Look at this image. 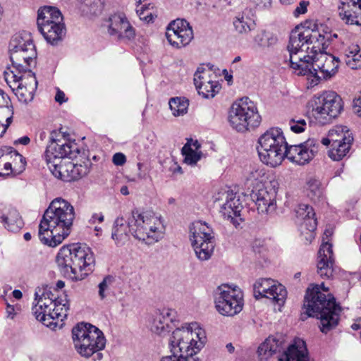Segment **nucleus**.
I'll return each mask as SVG.
<instances>
[{
    "label": "nucleus",
    "mask_w": 361,
    "mask_h": 361,
    "mask_svg": "<svg viewBox=\"0 0 361 361\" xmlns=\"http://www.w3.org/2000/svg\"><path fill=\"white\" fill-rule=\"evenodd\" d=\"M14 153L16 154V157L19 159L20 162V169H19V171H18V173H20V172L23 171V170H25V165H26V161H25V159L21 154H20L17 151L15 150Z\"/></svg>",
    "instance_id": "nucleus-59"
},
{
    "label": "nucleus",
    "mask_w": 361,
    "mask_h": 361,
    "mask_svg": "<svg viewBox=\"0 0 361 361\" xmlns=\"http://www.w3.org/2000/svg\"><path fill=\"white\" fill-rule=\"evenodd\" d=\"M243 209L242 204L239 198L236 197L233 193H228L226 195V202L221 207V213L227 219L236 227L239 225L240 212Z\"/></svg>",
    "instance_id": "nucleus-28"
},
{
    "label": "nucleus",
    "mask_w": 361,
    "mask_h": 361,
    "mask_svg": "<svg viewBox=\"0 0 361 361\" xmlns=\"http://www.w3.org/2000/svg\"><path fill=\"white\" fill-rule=\"evenodd\" d=\"M278 41L276 35L266 31H262L254 37L255 44L261 49L273 48L277 44Z\"/></svg>",
    "instance_id": "nucleus-37"
},
{
    "label": "nucleus",
    "mask_w": 361,
    "mask_h": 361,
    "mask_svg": "<svg viewBox=\"0 0 361 361\" xmlns=\"http://www.w3.org/2000/svg\"><path fill=\"white\" fill-rule=\"evenodd\" d=\"M308 104L312 116L322 125L331 122L343 111L342 98L334 91H324L317 94Z\"/></svg>",
    "instance_id": "nucleus-8"
},
{
    "label": "nucleus",
    "mask_w": 361,
    "mask_h": 361,
    "mask_svg": "<svg viewBox=\"0 0 361 361\" xmlns=\"http://www.w3.org/2000/svg\"><path fill=\"white\" fill-rule=\"evenodd\" d=\"M56 262L60 272L73 281H82L94 270L95 259L92 250L80 243L63 245Z\"/></svg>",
    "instance_id": "nucleus-4"
},
{
    "label": "nucleus",
    "mask_w": 361,
    "mask_h": 361,
    "mask_svg": "<svg viewBox=\"0 0 361 361\" xmlns=\"http://www.w3.org/2000/svg\"><path fill=\"white\" fill-rule=\"evenodd\" d=\"M51 294V292H44L42 293V296L38 299L37 308L39 310H42L43 308H47L49 306H53L54 302H58L57 298H47L46 295Z\"/></svg>",
    "instance_id": "nucleus-48"
},
{
    "label": "nucleus",
    "mask_w": 361,
    "mask_h": 361,
    "mask_svg": "<svg viewBox=\"0 0 361 361\" xmlns=\"http://www.w3.org/2000/svg\"><path fill=\"white\" fill-rule=\"evenodd\" d=\"M304 307L305 317L302 314V319L309 317H317L320 320L319 328L322 333L327 334L338 326L341 307L336 302L333 295L322 293L319 285L307 288Z\"/></svg>",
    "instance_id": "nucleus-3"
},
{
    "label": "nucleus",
    "mask_w": 361,
    "mask_h": 361,
    "mask_svg": "<svg viewBox=\"0 0 361 361\" xmlns=\"http://www.w3.org/2000/svg\"><path fill=\"white\" fill-rule=\"evenodd\" d=\"M72 337L78 353L82 357H90L95 354L94 360H102L100 352L106 345L103 332L95 326L81 322L72 329Z\"/></svg>",
    "instance_id": "nucleus-5"
},
{
    "label": "nucleus",
    "mask_w": 361,
    "mask_h": 361,
    "mask_svg": "<svg viewBox=\"0 0 361 361\" xmlns=\"http://www.w3.org/2000/svg\"><path fill=\"white\" fill-rule=\"evenodd\" d=\"M10 59L13 64L25 63L31 66L35 63L37 51L30 34L15 35L9 43Z\"/></svg>",
    "instance_id": "nucleus-16"
},
{
    "label": "nucleus",
    "mask_w": 361,
    "mask_h": 361,
    "mask_svg": "<svg viewBox=\"0 0 361 361\" xmlns=\"http://www.w3.org/2000/svg\"><path fill=\"white\" fill-rule=\"evenodd\" d=\"M190 240L197 257L201 261L211 258L214 250V232L205 222H193L190 226Z\"/></svg>",
    "instance_id": "nucleus-14"
},
{
    "label": "nucleus",
    "mask_w": 361,
    "mask_h": 361,
    "mask_svg": "<svg viewBox=\"0 0 361 361\" xmlns=\"http://www.w3.org/2000/svg\"><path fill=\"white\" fill-rule=\"evenodd\" d=\"M309 4L310 3L307 1H301L293 11L294 16L298 17L301 14H305L307 11Z\"/></svg>",
    "instance_id": "nucleus-53"
},
{
    "label": "nucleus",
    "mask_w": 361,
    "mask_h": 361,
    "mask_svg": "<svg viewBox=\"0 0 361 361\" xmlns=\"http://www.w3.org/2000/svg\"><path fill=\"white\" fill-rule=\"evenodd\" d=\"M68 310L69 305L66 300H65V302L63 304V307L61 308V312H57V303L54 302L52 311L50 314V316H51V319L50 320L51 323V328H55L57 326V321L59 319V317L66 318L67 317V312Z\"/></svg>",
    "instance_id": "nucleus-47"
},
{
    "label": "nucleus",
    "mask_w": 361,
    "mask_h": 361,
    "mask_svg": "<svg viewBox=\"0 0 361 361\" xmlns=\"http://www.w3.org/2000/svg\"><path fill=\"white\" fill-rule=\"evenodd\" d=\"M235 30L240 34L247 33L254 28V20L244 13L237 16L233 21Z\"/></svg>",
    "instance_id": "nucleus-40"
},
{
    "label": "nucleus",
    "mask_w": 361,
    "mask_h": 361,
    "mask_svg": "<svg viewBox=\"0 0 361 361\" xmlns=\"http://www.w3.org/2000/svg\"><path fill=\"white\" fill-rule=\"evenodd\" d=\"M112 162L116 166H123L126 162V157L125 154L121 152L115 153L112 157Z\"/></svg>",
    "instance_id": "nucleus-54"
},
{
    "label": "nucleus",
    "mask_w": 361,
    "mask_h": 361,
    "mask_svg": "<svg viewBox=\"0 0 361 361\" xmlns=\"http://www.w3.org/2000/svg\"><path fill=\"white\" fill-rule=\"evenodd\" d=\"M319 142L314 139H308L298 145H288L284 151V158L298 165H304L313 159L317 152Z\"/></svg>",
    "instance_id": "nucleus-21"
},
{
    "label": "nucleus",
    "mask_w": 361,
    "mask_h": 361,
    "mask_svg": "<svg viewBox=\"0 0 361 361\" xmlns=\"http://www.w3.org/2000/svg\"><path fill=\"white\" fill-rule=\"evenodd\" d=\"M253 289L255 298H269L279 306L283 305L287 298L285 286L271 279L257 280L254 284Z\"/></svg>",
    "instance_id": "nucleus-18"
},
{
    "label": "nucleus",
    "mask_w": 361,
    "mask_h": 361,
    "mask_svg": "<svg viewBox=\"0 0 361 361\" xmlns=\"http://www.w3.org/2000/svg\"><path fill=\"white\" fill-rule=\"evenodd\" d=\"M361 3V0H341L339 6H344V4L350 6L349 9L355 11L358 9V5Z\"/></svg>",
    "instance_id": "nucleus-55"
},
{
    "label": "nucleus",
    "mask_w": 361,
    "mask_h": 361,
    "mask_svg": "<svg viewBox=\"0 0 361 361\" xmlns=\"http://www.w3.org/2000/svg\"><path fill=\"white\" fill-rule=\"evenodd\" d=\"M129 226L130 234L147 244L157 242L161 237V219L152 212L133 209L129 217Z\"/></svg>",
    "instance_id": "nucleus-6"
},
{
    "label": "nucleus",
    "mask_w": 361,
    "mask_h": 361,
    "mask_svg": "<svg viewBox=\"0 0 361 361\" xmlns=\"http://www.w3.org/2000/svg\"><path fill=\"white\" fill-rule=\"evenodd\" d=\"M47 137V133L44 130L39 131L37 135V140L43 142Z\"/></svg>",
    "instance_id": "nucleus-64"
},
{
    "label": "nucleus",
    "mask_w": 361,
    "mask_h": 361,
    "mask_svg": "<svg viewBox=\"0 0 361 361\" xmlns=\"http://www.w3.org/2000/svg\"><path fill=\"white\" fill-rule=\"evenodd\" d=\"M339 63L338 58L327 52H322L311 61L304 60L292 68L298 71V75L313 77L312 82L317 84L322 79L329 80L334 76L338 72Z\"/></svg>",
    "instance_id": "nucleus-9"
},
{
    "label": "nucleus",
    "mask_w": 361,
    "mask_h": 361,
    "mask_svg": "<svg viewBox=\"0 0 361 361\" xmlns=\"http://www.w3.org/2000/svg\"><path fill=\"white\" fill-rule=\"evenodd\" d=\"M329 132L332 144L341 142L343 141L344 137L353 136L347 127L337 126L335 128L330 130Z\"/></svg>",
    "instance_id": "nucleus-45"
},
{
    "label": "nucleus",
    "mask_w": 361,
    "mask_h": 361,
    "mask_svg": "<svg viewBox=\"0 0 361 361\" xmlns=\"http://www.w3.org/2000/svg\"><path fill=\"white\" fill-rule=\"evenodd\" d=\"M166 37L171 45L180 48L188 45L193 39V31L185 19H176L167 27Z\"/></svg>",
    "instance_id": "nucleus-20"
},
{
    "label": "nucleus",
    "mask_w": 361,
    "mask_h": 361,
    "mask_svg": "<svg viewBox=\"0 0 361 361\" xmlns=\"http://www.w3.org/2000/svg\"><path fill=\"white\" fill-rule=\"evenodd\" d=\"M137 13L140 17V19L147 23L152 21L154 18L152 12H149L147 8L142 7L140 10L137 11Z\"/></svg>",
    "instance_id": "nucleus-52"
},
{
    "label": "nucleus",
    "mask_w": 361,
    "mask_h": 361,
    "mask_svg": "<svg viewBox=\"0 0 361 361\" xmlns=\"http://www.w3.org/2000/svg\"><path fill=\"white\" fill-rule=\"evenodd\" d=\"M170 338L173 343L180 347V350L185 351L190 356H195L207 343L206 332L197 322L177 327Z\"/></svg>",
    "instance_id": "nucleus-10"
},
{
    "label": "nucleus",
    "mask_w": 361,
    "mask_h": 361,
    "mask_svg": "<svg viewBox=\"0 0 361 361\" xmlns=\"http://www.w3.org/2000/svg\"><path fill=\"white\" fill-rule=\"evenodd\" d=\"M203 68H198L194 75V84L199 94L204 98H213L221 89L216 81L207 80Z\"/></svg>",
    "instance_id": "nucleus-26"
},
{
    "label": "nucleus",
    "mask_w": 361,
    "mask_h": 361,
    "mask_svg": "<svg viewBox=\"0 0 361 361\" xmlns=\"http://www.w3.org/2000/svg\"><path fill=\"white\" fill-rule=\"evenodd\" d=\"M353 109L357 115L361 117V92L353 100Z\"/></svg>",
    "instance_id": "nucleus-56"
},
{
    "label": "nucleus",
    "mask_w": 361,
    "mask_h": 361,
    "mask_svg": "<svg viewBox=\"0 0 361 361\" xmlns=\"http://www.w3.org/2000/svg\"><path fill=\"white\" fill-rule=\"evenodd\" d=\"M169 347L171 355L164 356L160 361H200L196 356H190L183 350H180V347L172 343L169 339Z\"/></svg>",
    "instance_id": "nucleus-36"
},
{
    "label": "nucleus",
    "mask_w": 361,
    "mask_h": 361,
    "mask_svg": "<svg viewBox=\"0 0 361 361\" xmlns=\"http://www.w3.org/2000/svg\"><path fill=\"white\" fill-rule=\"evenodd\" d=\"M345 63L351 69L361 68V48L357 44H351L345 51Z\"/></svg>",
    "instance_id": "nucleus-38"
},
{
    "label": "nucleus",
    "mask_w": 361,
    "mask_h": 361,
    "mask_svg": "<svg viewBox=\"0 0 361 361\" xmlns=\"http://www.w3.org/2000/svg\"><path fill=\"white\" fill-rule=\"evenodd\" d=\"M297 222L300 225V233L305 230L315 231L317 221L313 208L305 204H300L295 211Z\"/></svg>",
    "instance_id": "nucleus-29"
},
{
    "label": "nucleus",
    "mask_w": 361,
    "mask_h": 361,
    "mask_svg": "<svg viewBox=\"0 0 361 361\" xmlns=\"http://www.w3.org/2000/svg\"><path fill=\"white\" fill-rule=\"evenodd\" d=\"M331 33L324 35L317 30L296 27L290 32L287 51L290 68L302 63L304 60L311 61L319 54L326 52L331 42Z\"/></svg>",
    "instance_id": "nucleus-2"
},
{
    "label": "nucleus",
    "mask_w": 361,
    "mask_h": 361,
    "mask_svg": "<svg viewBox=\"0 0 361 361\" xmlns=\"http://www.w3.org/2000/svg\"><path fill=\"white\" fill-rule=\"evenodd\" d=\"M96 220H97L99 223L103 222L104 221V215L102 213H94L92 214L90 222L94 224Z\"/></svg>",
    "instance_id": "nucleus-62"
},
{
    "label": "nucleus",
    "mask_w": 361,
    "mask_h": 361,
    "mask_svg": "<svg viewBox=\"0 0 361 361\" xmlns=\"http://www.w3.org/2000/svg\"><path fill=\"white\" fill-rule=\"evenodd\" d=\"M108 32L120 42L128 43L135 37V30L124 14H114L109 18Z\"/></svg>",
    "instance_id": "nucleus-22"
},
{
    "label": "nucleus",
    "mask_w": 361,
    "mask_h": 361,
    "mask_svg": "<svg viewBox=\"0 0 361 361\" xmlns=\"http://www.w3.org/2000/svg\"><path fill=\"white\" fill-rule=\"evenodd\" d=\"M13 108L11 104H8V102H6V104L5 106L0 107V121L5 118L6 123L1 125L3 126V130L0 133V137H1L8 127L11 125L13 121Z\"/></svg>",
    "instance_id": "nucleus-43"
},
{
    "label": "nucleus",
    "mask_w": 361,
    "mask_h": 361,
    "mask_svg": "<svg viewBox=\"0 0 361 361\" xmlns=\"http://www.w3.org/2000/svg\"><path fill=\"white\" fill-rule=\"evenodd\" d=\"M47 42L51 45H57L62 42L66 33V28L63 21L47 24L38 27Z\"/></svg>",
    "instance_id": "nucleus-30"
},
{
    "label": "nucleus",
    "mask_w": 361,
    "mask_h": 361,
    "mask_svg": "<svg viewBox=\"0 0 361 361\" xmlns=\"http://www.w3.org/2000/svg\"><path fill=\"white\" fill-rule=\"evenodd\" d=\"M52 309L53 306H49V307L46 309L43 308L42 310H39L37 306H35L32 310L37 320L42 322L43 324L47 327H51V323L50 322L51 319V316H50V314L52 311Z\"/></svg>",
    "instance_id": "nucleus-46"
},
{
    "label": "nucleus",
    "mask_w": 361,
    "mask_h": 361,
    "mask_svg": "<svg viewBox=\"0 0 361 361\" xmlns=\"http://www.w3.org/2000/svg\"><path fill=\"white\" fill-rule=\"evenodd\" d=\"M307 196L314 202L319 201L323 195L320 182L316 179H311L307 182Z\"/></svg>",
    "instance_id": "nucleus-44"
},
{
    "label": "nucleus",
    "mask_w": 361,
    "mask_h": 361,
    "mask_svg": "<svg viewBox=\"0 0 361 361\" xmlns=\"http://www.w3.org/2000/svg\"><path fill=\"white\" fill-rule=\"evenodd\" d=\"M190 141V143L192 144V148H193L194 150L198 151L200 148V144L198 142L197 140H193L192 138L188 139L187 142L188 143Z\"/></svg>",
    "instance_id": "nucleus-63"
},
{
    "label": "nucleus",
    "mask_w": 361,
    "mask_h": 361,
    "mask_svg": "<svg viewBox=\"0 0 361 361\" xmlns=\"http://www.w3.org/2000/svg\"><path fill=\"white\" fill-rule=\"evenodd\" d=\"M61 21H63V16L57 7L44 6L39 8L37 18V27Z\"/></svg>",
    "instance_id": "nucleus-31"
},
{
    "label": "nucleus",
    "mask_w": 361,
    "mask_h": 361,
    "mask_svg": "<svg viewBox=\"0 0 361 361\" xmlns=\"http://www.w3.org/2000/svg\"><path fill=\"white\" fill-rule=\"evenodd\" d=\"M250 197L259 214H271L276 209V192L274 189L262 188L252 190Z\"/></svg>",
    "instance_id": "nucleus-24"
},
{
    "label": "nucleus",
    "mask_w": 361,
    "mask_h": 361,
    "mask_svg": "<svg viewBox=\"0 0 361 361\" xmlns=\"http://www.w3.org/2000/svg\"><path fill=\"white\" fill-rule=\"evenodd\" d=\"M181 151L184 157V162L188 165H195L202 155L201 152L194 150L192 148V144L190 142L184 145Z\"/></svg>",
    "instance_id": "nucleus-42"
},
{
    "label": "nucleus",
    "mask_w": 361,
    "mask_h": 361,
    "mask_svg": "<svg viewBox=\"0 0 361 361\" xmlns=\"http://www.w3.org/2000/svg\"><path fill=\"white\" fill-rule=\"evenodd\" d=\"M259 8H267L271 6V0H253Z\"/></svg>",
    "instance_id": "nucleus-57"
},
{
    "label": "nucleus",
    "mask_w": 361,
    "mask_h": 361,
    "mask_svg": "<svg viewBox=\"0 0 361 361\" xmlns=\"http://www.w3.org/2000/svg\"><path fill=\"white\" fill-rule=\"evenodd\" d=\"M317 274L322 278H330L333 274V250L332 245L328 242L323 243L318 252Z\"/></svg>",
    "instance_id": "nucleus-25"
},
{
    "label": "nucleus",
    "mask_w": 361,
    "mask_h": 361,
    "mask_svg": "<svg viewBox=\"0 0 361 361\" xmlns=\"http://www.w3.org/2000/svg\"><path fill=\"white\" fill-rule=\"evenodd\" d=\"M0 222L11 232H18L24 225L18 211L11 205L0 206Z\"/></svg>",
    "instance_id": "nucleus-27"
},
{
    "label": "nucleus",
    "mask_w": 361,
    "mask_h": 361,
    "mask_svg": "<svg viewBox=\"0 0 361 361\" xmlns=\"http://www.w3.org/2000/svg\"><path fill=\"white\" fill-rule=\"evenodd\" d=\"M314 231L305 230V232L303 233H301V235L304 236L307 243H310L314 238Z\"/></svg>",
    "instance_id": "nucleus-58"
},
{
    "label": "nucleus",
    "mask_w": 361,
    "mask_h": 361,
    "mask_svg": "<svg viewBox=\"0 0 361 361\" xmlns=\"http://www.w3.org/2000/svg\"><path fill=\"white\" fill-rule=\"evenodd\" d=\"M12 172L11 164L9 162H4L1 158H0V176H8L12 173Z\"/></svg>",
    "instance_id": "nucleus-51"
},
{
    "label": "nucleus",
    "mask_w": 361,
    "mask_h": 361,
    "mask_svg": "<svg viewBox=\"0 0 361 361\" xmlns=\"http://www.w3.org/2000/svg\"><path fill=\"white\" fill-rule=\"evenodd\" d=\"M176 312L173 309L164 308L156 312L150 321L149 326L152 333L161 336H166L172 329Z\"/></svg>",
    "instance_id": "nucleus-23"
},
{
    "label": "nucleus",
    "mask_w": 361,
    "mask_h": 361,
    "mask_svg": "<svg viewBox=\"0 0 361 361\" xmlns=\"http://www.w3.org/2000/svg\"><path fill=\"white\" fill-rule=\"evenodd\" d=\"M289 126H290V130L293 132L296 133H300L305 131L306 126H307V123L305 119L300 118V119L295 120V119L293 118V119L290 120Z\"/></svg>",
    "instance_id": "nucleus-49"
},
{
    "label": "nucleus",
    "mask_w": 361,
    "mask_h": 361,
    "mask_svg": "<svg viewBox=\"0 0 361 361\" xmlns=\"http://www.w3.org/2000/svg\"><path fill=\"white\" fill-rule=\"evenodd\" d=\"M258 143L259 157L264 164L271 167L281 164L287 142L281 128H271L267 130L259 137Z\"/></svg>",
    "instance_id": "nucleus-7"
},
{
    "label": "nucleus",
    "mask_w": 361,
    "mask_h": 361,
    "mask_svg": "<svg viewBox=\"0 0 361 361\" xmlns=\"http://www.w3.org/2000/svg\"><path fill=\"white\" fill-rule=\"evenodd\" d=\"M353 142V137H344L343 141L332 144L329 151V157L334 161H340L350 152Z\"/></svg>",
    "instance_id": "nucleus-35"
},
{
    "label": "nucleus",
    "mask_w": 361,
    "mask_h": 361,
    "mask_svg": "<svg viewBox=\"0 0 361 361\" xmlns=\"http://www.w3.org/2000/svg\"><path fill=\"white\" fill-rule=\"evenodd\" d=\"M82 164L73 161H65L63 164L49 165V170L57 178L65 181L71 182L77 180L86 176L89 171L90 161L84 158Z\"/></svg>",
    "instance_id": "nucleus-19"
},
{
    "label": "nucleus",
    "mask_w": 361,
    "mask_h": 361,
    "mask_svg": "<svg viewBox=\"0 0 361 361\" xmlns=\"http://www.w3.org/2000/svg\"><path fill=\"white\" fill-rule=\"evenodd\" d=\"M74 219V208L71 203L61 197L54 199L40 221V241L49 247H56L69 235Z\"/></svg>",
    "instance_id": "nucleus-1"
},
{
    "label": "nucleus",
    "mask_w": 361,
    "mask_h": 361,
    "mask_svg": "<svg viewBox=\"0 0 361 361\" xmlns=\"http://www.w3.org/2000/svg\"><path fill=\"white\" fill-rule=\"evenodd\" d=\"M283 341L276 336H269L257 349V353L261 360H267L274 354L280 353L282 349Z\"/></svg>",
    "instance_id": "nucleus-34"
},
{
    "label": "nucleus",
    "mask_w": 361,
    "mask_h": 361,
    "mask_svg": "<svg viewBox=\"0 0 361 361\" xmlns=\"http://www.w3.org/2000/svg\"><path fill=\"white\" fill-rule=\"evenodd\" d=\"M78 157H81V152L75 142L68 141L56 130L51 132L44 152V159L49 168V165L61 163L63 159L73 160Z\"/></svg>",
    "instance_id": "nucleus-12"
},
{
    "label": "nucleus",
    "mask_w": 361,
    "mask_h": 361,
    "mask_svg": "<svg viewBox=\"0 0 361 361\" xmlns=\"http://www.w3.org/2000/svg\"><path fill=\"white\" fill-rule=\"evenodd\" d=\"M279 361H310L305 342L302 341H299L298 344L290 345L279 356Z\"/></svg>",
    "instance_id": "nucleus-32"
},
{
    "label": "nucleus",
    "mask_w": 361,
    "mask_h": 361,
    "mask_svg": "<svg viewBox=\"0 0 361 361\" xmlns=\"http://www.w3.org/2000/svg\"><path fill=\"white\" fill-rule=\"evenodd\" d=\"M173 115L179 116L187 113L189 101L185 97L171 98L169 102Z\"/></svg>",
    "instance_id": "nucleus-41"
},
{
    "label": "nucleus",
    "mask_w": 361,
    "mask_h": 361,
    "mask_svg": "<svg viewBox=\"0 0 361 361\" xmlns=\"http://www.w3.org/2000/svg\"><path fill=\"white\" fill-rule=\"evenodd\" d=\"M29 67L23 63L19 65L12 63V66L4 73L6 83L13 91L16 90V94L21 97L25 95L24 90L32 93L37 86L35 75L28 69Z\"/></svg>",
    "instance_id": "nucleus-15"
},
{
    "label": "nucleus",
    "mask_w": 361,
    "mask_h": 361,
    "mask_svg": "<svg viewBox=\"0 0 361 361\" xmlns=\"http://www.w3.org/2000/svg\"><path fill=\"white\" fill-rule=\"evenodd\" d=\"M215 307L217 312L227 317L238 314L243 307V293L237 286L222 284L214 293Z\"/></svg>",
    "instance_id": "nucleus-13"
},
{
    "label": "nucleus",
    "mask_w": 361,
    "mask_h": 361,
    "mask_svg": "<svg viewBox=\"0 0 361 361\" xmlns=\"http://www.w3.org/2000/svg\"><path fill=\"white\" fill-rule=\"evenodd\" d=\"M104 6V0H83L81 9L86 16H97L102 14Z\"/></svg>",
    "instance_id": "nucleus-39"
},
{
    "label": "nucleus",
    "mask_w": 361,
    "mask_h": 361,
    "mask_svg": "<svg viewBox=\"0 0 361 361\" xmlns=\"http://www.w3.org/2000/svg\"><path fill=\"white\" fill-rule=\"evenodd\" d=\"M30 142V137L27 135H25L23 137L18 138V140H16L13 143H14V145H27Z\"/></svg>",
    "instance_id": "nucleus-60"
},
{
    "label": "nucleus",
    "mask_w": 361,
    "mask_h": 361,
    "mask_svg": "<svg viewBox=\"0 0 361 361\" xmlns=\"http://www.w3.org/2000/svg\"><path fill=\"white\" fill-rule=\"evenodd\" d=\"M55 101L59 104H62L66 102L65 94L63 91L58 89L55 96Z\"/></svg>",
    "instance_id": "nucleus-61"
},
{
    "label": "nucleus",
    "mask_w": 361,
    "mask_h": 361,
    "mask_svg": "<svg viewBox=\"0 0 361 361\" xmlns=\"http://www.w3.org/2000/svg\"><path fill=\"white\" fill-rule=\"evenodd\" d=\"M228 121L237 131L245 132L257 127L260 124L261 116L255 104L245 97L232 104L228 114Z\"/></svg>",
    "instance_id": "nucleus-11"
},
{
    "label": "nucleus",
    "mask_w": 361,
    "mask_h": 361,
    "mask_svg": "<svg viewBox=\"0 0 361 361\" xmlns=\"http://www.w3.org/2000/svg\"><path fill=\"white\" fill-rule=\"evenodd\" d=\"M130 233L129 218L126 222L123 217H117L111 233V238L115 243L118 246L123 245L128 240Z\"/></svg>",
    "instance_id": "nucleus-33"
},
{
    "label": "nucleus",
    "mask_w": 361,
    "mask_h": 361,
    "mask_svg": "<svg viewBox=\"0 0 361 361\" xmlns=\"http://www.w3.org/2000/svg\"><path fill=\"white\" fill-rule=\"evenodd\" d=\"M10 59L13 64L25 63L31 66L35 63L37 51L30 34L15 35L9 43Z\"/></svg>",
    "instance_id": "nucleus-17"
},
{
    "label": "nucleus",
    "mask_w": 361,
    "mask_h": 361,
    "mask_svg": "<svg viewBox=\"0 0 361 361\" xmlns=\"http://www.w3.org/2000/svg\"><path fill=\"white\" fill-rule=\"evenodd\" d=\"M112 281V277L110 276H107L104 278L102 281L99 283V298L103 300L106 298V295L105 294V291L108 289L109 285L111 283Z\"/></svg>",
    "instance_id": "nucleus-50"
}]
</instances>
